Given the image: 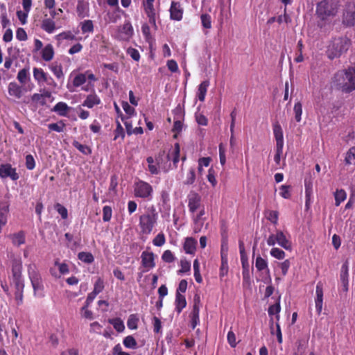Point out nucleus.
<instances>
[{
    "instance_id": "9",
    "label": "nucleus",
    "mask_w": 355,
    "mask_h": 355,
    "mask_svg": "<svg viewBox=\"0 0 355 355\" xmlns=\"http://www.w3.org/2000/svg\"><path fill=\"white\" fill-rule=\"evenodd\" d=\"M0 177L2 178L9 177L12 180H17L19 178V175L15 168H12L9 164H6L0 165Z\"/></svg>"
},
{
    "instance_id": "30",
    "label": "nucleus",
    "mask_w": 355,
    "mask_h": 355,
    "mask_svg": "<svg viewBox=\"0 0 355 355\" xmlns=\"http://www.w3.org/2000/svg\"><path fill=\"white\" fill-rule=\"evenodd\" d=\"M205 215V210L202 209L200 211L198 214L196 216V218L194 219L195 223V227H194V232L196 233L199 232L201 230V227L203 225V219L202 218V216Z\"/></svg>"
},
{
    "instance_id": "32",
    "label": "nucleus",
    "mask_w": 355,
    "mask_h": 355,
    "mask_svg": "<svg viewBox=\"0 0 355 355\" xmlns=\"http://www.w3.org/2000/svg\"><path fill=\"white\" fill-rule=\"evenodd\" d=\"M124 346L129 349H137V343L132 336H128L123 340Z\"/></svg>"
},
{
    "instance_id": "42",
    "label": "nucleus",
    "mask_w": 355,
    "mask_h": 355,
    "mask_svg": "<svg viewBox=\"0 0 355 355\" xmlns=\"http://www.w3.org/2000/svg\"><path fill=\"white\" fill-rule=\"evenodd\" d=\"M293 111L295 113V119L296 121L300 122L301 120V115L302 113V105L300 102H297L295 104Z\"/></svg>"
},
{
    "instance_id": "24",
    "label": "nucleus",
    "mask_w": 355,
    "mask_h": 355,
    "mask_svg": "<svg viewBox=\"0 0 355 355\" xmlns=\"http://www.w3.org/2000/svg\"><path fill=\"white\" fill-rule=\"evenodd\" d=\"M88 8V3H85L83 0H78L77 7H76V12L78 13V15L81 17L84 18L85 17L87 16V10Z\"/></svg>"
},
{
    "instance_id": "57",
    "label": "nucleus",
    "mask_w": 355,
    "mask_h": 355,
    "mask_svg": "<svg viewBox=\"0 0 355 355\" xmlns=\"http://www.w3.org/2000/svg\"><path fill=\"white\" fill-rule=\"evenodd\" d=\"M181 269L178 271L179 273H184L190 270L191 263L187 260H182L180 261Z\"/></svg>"
},
{
    "instance_id": "39",
    "label": "nucleus",
    "mask_w": 355,
    "mask_h": 355,
    "mask_svg": "<svg viewBox=\"0 0 355 355\" xmlns=\"http://www.w3.org/2000/svg\"><path fill=\"white\" fill-rule=\"evenodd\" d=\"M138 321L139 318L135 314L130 315L127 321L128 327L130 329H137Z\"/></svg>"
},
{
    "instance_id": "16",
    "label": "nucleus",
    "mask_w": 355,
    "mask_h": 355,
    "mask_svg": "<svg viewBox=\"0 0 355 355\" xmlns=\"http://www.w3.org/2000/svg\"><path fill=\"white\" fill-rule=\"evenodd\" d=\"M277 243L283 248L287 250H291V242L288 240L284 233L281 230H277Z\"/></svg>"
},
{
    "instance_id": "61",
    "label": "nucleus",
    "mask_w": 355,
    "mask_h": 355,
    "mask_svg": "<svg viewBox=\"0 0 355 355\" xmlns=\"http://www.w3.org/2000/svg\"><path fill=\"white\" fill-rule=\"evenodd\" d=\"M122 107H123V109L124 110V111L125 112V113L127 114H128L129 116H132L135 113V108L132 107V106H130L128 102H125L123 101L122 103Z\"/></svg>"
},
{
    "instance_id": "44",
    "label": "nucleus",
    "mask_w": 355,
    "mask_h": 355,
    "mask_svg": "<svg viewBox=\"0 0 355 355\" xmlns=\"http://www.w3.org/2000/svg\"><path fill=\"white\" fill-rule=\"evenodd\" d=\"M196 180V173L193 168H191L187 175L186 180L184 181V184L190 185L192 184Z\"/></svg>"
},
{
    "instance_id": "58",
    "label": "nucleus",
    "mask_w": 355,
    "mask_h": 355,
    "mask_svg": "<svg viewBox=\"0 0 355 355\" xmlns=\"http://www.w3.org/2000/svg\"><path fill=\"white\" fill-rule=\"evenodd\" d=\"M16 37L20 41L27 40V34L23 28H18L16 31Z\"/></svg>"
},
{
    "instance_id": "43",
    "label": "nucleus",
    "mask_w": 355,
    "mask_h": 355,
    "mask_svg": "<svg viewBox=\"0 0 355 355\" xmlns=\"http://www.w3.org/2000/svg\"><path fill=\"white\" fill-rule=\"evenodd\" d=\"M81 30L83 33H91L94 30V25L92 20H85L82 23Z\"/></svg>"
},
{
    "instance_id": "2",
    "label": "nucleus",
    "mask_w": 355,
    "mask_h": 355,
    "mask_svg": "<svg viewBox=\"0 0 355 355\" xmlns=\"http://www.w3.org/2000/svg\"><path fill=\"white\" fill-rule=\"evenodd\" d=\"M22 263L19 259H14L12 262V278L15 292V298L17 304L23 302V291L24 288L21 275Z\"/></svg>"
},
{
    "instance_id": "6",
    "label": "nucleus",
    "mask_w": 355,
    "mask_h": 355,
    "mask_svg": "<svg viewBox=\"0 0 355 355\" xmlns=\"http://www.w3.org/2000/svg\"><path fill=\"white\" fill-rule=\"evenodd\" d=\"M239 250L241 254V260L243 266V278L245 284L248 286L250 285V276L249 272V264L248 261V257L246 255L244 243L242 241H239Z\"/></svg>"
},
{
    "instance_id": "60",
    "label": "nucleus",
    "mask_w": 355,
    "mask_h": 355,
    "mask_svg": "<svg viewBox=\"0 0 355 355\" xmlns=\"http://www.w3.org/2000/svg\"><path fill=\"white\" fill-rule=\"evenodd\" d=\"M26 166L29 170H32L35 167V159L31 155L26 156Z\"/></svg>"
},
{
    "instance_id": "50",
    "label": "nucleus",
    "mask_w": 355,
    "mask_h": 355,
    "mask_svg": "<svg viewBox=\"0 0 355 355\" xmlns=\"http://www.w3.org/2000/svg\"><path fill=\"white\" fill-rule=\"evenodd\" d=\"M162 259L164 262L172 263L175 260V257L171 250H167L164 252Z\"/></svg>"
},
{
    "instance_id": "33",
    "label": "nucleus",
    "mask_w": 355,
    "mask_h": 355,
    "mask_svg": "<svg viewBox=\"0 0 355 355\" xmlns=\"http://www.w3.org/2000/svg\"><path fill=\"white\" fill-rule=\"evenodd\" d=\"M108 322L113 325L114 328L118 332H122L125 329L123 321L119 318L110 319Z\"/></svg>"
},
{
    "instance_id": "25",
    "label": "nucleus",
    "mask_w": 355,
    "mask_h": 355,
    "mask_svg": "<svg viewBox=\"0 0 355 355\" xmlns=\"http://www.w3.org/2000/svg\"><path fill=\"white\" fill-rule=\"evenodd\" d=\"M30 279L35 293L37 291L42 289V285L41 284V279L37 273L30 274Z\"/></svg>"
},
{
    "instance_id": "8",
    "label": "nucleus",
    "mask_w": 355,
    "mask_h": 355,
    "mask_svg": "<svg viewBox=\"0 0 355 355\" xmlns=\"http://www.w3.org/2000/svg\"><path fill=\"white\" fill-rule=\"evenodd\" d=\"M134 191L135 196L146 198L151 195L153 188L148 183L139 181L135 183Z\"/></svg>"
},
{
    "instance_id": "15",
    "label": "nucleus",
    "mask_w": 355,
    "mask_h": 355,
    "mask_svg": "<svg viewBox=\"0 0 355 355\" xmlns=\"http://www.w3.org/2000/svg\"><path fill=\"white\" fill-rule=\"evenodd\" d=\"M316 299H315V308L318 314H320L322 309V301H323V289L322 284L318 283L316 286Z\"/></svg>"
},
{
    "instance_id": "5",
    "label": "nucleus",
    "mask_w": 355,
    "mask_h": 355,
    "mask_svg": "<svg viewBox=\"0 0 355 355\" xmlns=\"http://www.w3.org/2000/svg\"><path fill=\"white\" fill-rule=\"evenodd\" d=\"M156 222L157 214L155 213V209L153 208L150 213H148L140 216L139 224L142 232L147 234H150Z\"/></svg>"
},
{
    "instance_id": "34",
    "label": "nucleus",
    "mask_w": 355,
    "mask_h": 355,
    "mask_svg": "<svg viewBox=\"0 0 355 355\" xmlns=\"http://www.w3.org/2000/svg\"><path fill=\"white\" fill-rule=\"evenodd\" d=\"M78 257L80 260L87 263H92L94 259L92 253L85 252H79Z\"/></svg>"
},
{
    "instance_id": "62",
    "label": "nucleus",
    "mask_w": 355,
    "mask_h": 355,
    "mask_svg": "<svg viewBox=\"0 0 355 355\" xmlns=\"http://www.w3.org/2000/svg\"><path fill=\"white\" fill-rule=\"evenodd\" d=\"M280 189L282 190L280 194L284 198L288 199L290 198V186L282 185L281 186Z\"/></svg>"
},
{
    "instance_id": "4",
    "label": "nucleus",
    "mask_w": 355,
    "mask_h": 355,
    "mask_svg": "<svg viewBox=\"0 0 355 355\" xmlns=\"http://www.w3.org/2000/svg\"><path fill=\"white\" fill-rule=\"evenodd\" d=\"M340 7L339 0H322L317 5L316 14L322 20L335 16Z\"/></svg>"
},
{
    "instance_id": "29",
    "label": "nucleus",
    "mask_w": 355,
    "mask_h": 355,
    "mask_svg": "<svg viewBox=\"0 0 355 355\" xmlns=\"http://www.w3.org/2000/svg\"><path fill=\"white\" fill-rule=\"evenodd\" d=\"M209 85V82L208 80H205L200 84L198 87V97L200 101H205V95Z\"/></svg>"
},
{
    "instance_id": "23",
    "label": "nucleus",
    "mask_w": 355,
    "mask_h": 355,
    "mask_svg": "<svg viewBox=\"0 0 355 355\" xmlns=\"http://www.w3.org/2000/svg\"><path fill=\"white\" fill-rule=\"evenodd\" d=\"M9 237L12 239V243L17 246L25 243V236L24 232L22 231H20L16 234H10Z\"/></svg>"
},
{
    "instance_id": "21",
    "label": "nucleus",
    "mask_w": 355,
    "mask_h": 355,
    "mask_svg": "<svg viewBox=\"0 0 355 355\" xmlns=\"http://www.w3.org/2000/svg\"><path fill=\"white\" fill-rule=\"evenodd\" d=\"M54 55L53 47L51 44L45 46L42 51V58L44 61H51Z\"/></svg>"
},
{
    "instance_id": "26",
    "label": "nucleus",
    "mask_w": 355,
    "mask_h": 355,
    "mask_svg": "<svg viewBox=\"0 0 355 355\" xmlns=\"http://www.w3.org/2000/svg\"><path fill=\"white\" fill-rule=\"evenodd\" d=\"M280 298H281V296L279 295L277 298L276 303L273 305L270 306L268 308L269 315L272 316L275 313H276L277 314L276 319L277 321L279 320V315H278V313L280 312V310H281Z\"/></svg>"
},
{
    "instance_id": "10",
    "label": "nucleus",
    "mask_w": 355,
    "mask_h": 355,
    "mask_svg": "<svg viewBox=\"0 0 355 355\" xmlns=\"http://www.w3.org/2000/svg\"><path fill=\"white\" fill-rule=\"evenodd\" d=\"M201 197L195 191L188 195V207L191 213H194L200 207Z\"/></svg>"
},
{
    "instance_id": "7",
    "label": "nucleus",
    "mask_w": 355,
    "mask_h": 355,
    "mask_svg": "<svg viewBox=\"0 0 355 355\" xmlns=\"http://www.w3.org/2000/svg\"><path fill=\"white\" fill-rule=\"evenodd\" d=\"M343 24L347 26L355 24V3H348L345 5L343 13Z\"/></svg>"
},
{
    "instance_id": "36",
    "label": "nucleus",
    "mask_w": 355,
    "mask_h": 355,
    "mask_svg": "<svg viewBox=\"0 0 355 355\" xmlns=\"http://www.w3.org/2000/svg\"><path fill=\"white\" fill-rule=\"evenodd\" d=\"M346 164H355V147L351 148L347 153L345 159Z\"/></svg>"
},
{
    "instance_id": "41",
    "label": "nucleus",
    "mask_w": 355,
    "mask_h": 355,
    "mask_svg": "<svg viewBox=\"0 0 355 355\" xmlns=\"http://www.w3.org/2000/svg\"><path fill=\"white\" fill-rule=\"evenodd\" d=\"M202 25L205 28L209 29L211 28V16L207 13H203L200 16Z\"/></svg>"
},
{
    "instance_id": "13",
    "label": "nucleus",
    "mask_w": 355,
    "mask_h": 355,
    "mask_svg": "<svg viewBox=\"0 0 355 355\" xmlns=\"http://www.w3.org/2000/svg\"><path fill=\"white\" fill-rule=\"evenodd\" d=\"M183 10L179 2L172 1L170 8V16L171 19L180 21L182 18Z\"/></svg>"
},
{
    "instance_id": "22",
    "label": "nucleus",
    "mask_w": 355,
    "mask_h": 355,
    "mask_svg": "<svg viewBox=\"0 0 355 355\" xmlns=\"http://www.w3.org/2000/svg\"><path fill=\"white\" fill-rule=\"evenodd\" d=\"M313 191V184L312 182L309 180H305V194H306V202L305 206L308 209L310 205L311 196L312 195Z\"/></svg>"
},
{
    "instance_id": "17",
    "label": "nucleus",
    "mask_w": 355,
    "mask_h": 355,
    "mask_svg": "<svg viewBox=\"0 0 355 355\" xmlns=\"http://www.w3.org/2000/svg\"><path fill=\"white\" fill-rule=\"evenodd\" d=\"M197 241L192 237L186 239L184 243V250L187 254H193L196 249Z\"/></svg>"
},
{
    "instance_id": "31",
    "label": "nucleus",
    "mask_w": 355,
    "mask_h": 355,
    "mask_svg": "<svg viewBox=\"0 0 355 355\" xmlns=\"http://www.w3.org/2000/svg\"><path fill=\"white\" fill-rule=\"evenodd\" d=\"M33 76L34 78L38 82H46L47 81V75L46 73L42 69L35 67L33 69Z\"/></svg>"
},
{
    "instance_id": "59",
    "label": "nucleus",
    "mask_w": 355,
    "mask_h": 355,
    "mask_svg": "<svg viewBox=\"0 0 355 355\" xmlns=\"http://www.w3.org/2000/svg\"><path fill=\"white\" fill-rule=\"evenodd\" d=\"M31 100L33 102L39 103L41 105H44L46 103V100L44 99V98H43V96L40 94H34L31 96Z\"/></svg>"
},
{
    "instance_id": "52",
    "label": "nucleus",
    "mask_w": 355,
    "mask_h": 355,
    "mask_svg": "<svg viewBox=\"0 0 355 355\" xmlns=\"http://www.w3.org/2000/svg\"><path fill=\"white\" fill-rule=\"evenodd\" d=\"M103 282L101 279H98L96 282L94 284V291L92 293L96 295L103 290Z\"/></svg>"
},
{
    "instance_id": "3",
    "label": "nucleus",
    "mask_w": 355,
    "mask_h": 355,
    "mask_svg": "<svg viewBox=\"0 0 355 355\" xmlns=\"http://www.w3.org/2000/svg\"><path fill=\"white\" fill-rule=\"evenodd\" d=\"M350 45L351 42L346 37L334 38L327 47V55L331 60L340 58L347 51Z\"/></svg>"
},
{
    "instance_id": "47",
    "label": "nucleus",
    "mask_w": 355,
    "mask_h": 355,
    "mask_svg": "<svg viewBox=\"0 0 355 355\" xmlns=\"http://www.w3.org/2000/svg\"><path fill=\"white\" fill-rule=\"evenodd\" d=\"M86 82V76L83 73L77 75L73 80V84L75 87H79Z\"/></svg>"
},
{
    "instance_id": "64",
    "label": "nucleus",
    "mask_w": 355,
    "mask_h": 355,
    "mask_svg": "<svg viewBox=\"0 0 355 355\" xmlns=\"http://www.w3.org/2000/svg\"><path fill=\"white\" fill-rule=\"evenodd\" d=\"M227 340L232 347H236V336L233 331H230L228 332Z\"/></svg>"
},
{
    "instance_id": "48",
    "label": "nucleus",
    "mask_w": 355,
    "mask_h": 355,
    "mask_svg": "<svg viewBox=\"0 0 355 355\" xmlns=\"http://www.w3.org/2000/svg\"><path fill=\"white\" fill-rule=\"evenodd\" d=\"M50 68H51V70L52 71V72L54 73V75L58 78H60L63 76L62 69V66L60 64V65L52 64L50 67Z\"/></svg>"
},
{
    "instance_id": "20",
    "label": "nucleus",
    "mask_w": 355,
    "mask_h": 355,
    "mask_svg": "<svg viewBox=\"0 0 355 355\" xmlns=\"http://www.w3.org/2000/svg\"><path fill=\"white\" fill-rule=\"evenodd\" d=\"M8 93L10 96L20 98L22 96L21 87L18 85L16 83H10L8 85Z\"/></svg>"
},
{
    "instance_id": "37",
    "label": "nucleus",
    "mask_w": 355,
    "mask_h": 355,
    "mask_svg": "<svg viewBox=\"0 0 355 355\" xmlns=\"http://www.w3.org/2000/svg\"><path fill=\"white\" fill-rule=\"evenodd\" d=\"M255 266L259 271L267 269L268 272H269L267 261L260 256H258L256 259Z\"/></svg>"
},
{
    "instance_id": "49",
    "label": "nucleus",
    "mask_w": 355,
    "mask_h": 355,
    "mask_svg": "<svg viewBox=\"0 0 355 355\" xmlns=\"http://www.w3.org/2000/svg\"><path fill=\"white\" fill-rule=\"evenodd\" d=\"M112 208L110 206H105L103 209V219L105 222H108L112 218Z\"/></svg>"
},
{
    "instance_id": "19",
    "label": "nucleus",
    "mask_w": 355,
    "mask_h": 355,
    "mask_svg": "<svg viewBox=\"0 0 355 355\" xmlns=\"http://www.w3.org/2000/svg\"><path fill=\"white\" fill-rule=\"evenodd\" d=\"M175 309L178 313H180L182 309L187 305L186 298L184 295L178 292H176L175 294Z\"/></svg>"
},
{
    "instance_id": "12",
    "label": "nucleus",
    "mask_w": 355,
    "mask_h": 355,
    "mask_svg": "<svg viewBox=\"0 0 355 355\" xmlns=\"http://www.w3.org/2000/svg\"><path fill=\"white\" fill-rule=\"evenodd\" d=\"M141 264L148 270L153 268L155 266V255L152 252L144 251L141 256Z\"/></svg>"
},
{
    "instance_id": "46",
    "label": "nucleus",
    "mask_w": 355,
    "mask_h": 355,
    "mask_svg": "<svg viewBox=\"0 0 355 355\" xmlns=\"http://www.w3.org/2000/svg\"><path fill=\"white\" fill-rule=\"evenodd\" d=\"M270 254L277 259H283L285 257V252L282 250L277 248H272L270 250Z\"/></svg>"
},
{
    "instance_id": "18",
    "label": "nucleus",
    "mask_w": 355,
    "mask_h": 355,
    "mask_svg": "<svg viewBox=\"0 0 355 355\" xmlns=\"http://www.w3.org/2000/svg\"><path fill=\"white\" fill-rule=\"evenodd\" d=\"M101 100L96 94H89L87 96L83 105L88 108H92L94 105H98Z\"/></svg>"
},
{
    "instance_id": "14",
    "label": "nucleus",
    "mask_w": 355,
    "mask_h": 355,
    "mask_svg": "<svg viewBox=\"0 0 355 355\" xmlns=\"http://www.w3.org/2000/svg\"><path fill=\"white\" fill-rule=\"evenodd\" d=\"M348 271H349V261L347 259L341 268L340 271V282L342 283L343 291L347 292L348 291Z\"/></svg>"
},
{
    "instance_id": "28",
    "label": "nucleus",
    "mask_w": 355,
    "mask_h": 355,
    "mask_svg": "<svg viewBox=\"0 0 355 355\" xmlns=\"http://www.w3.org/2000/svg\"><path fill=\"white\" fill-rule=\"evenodd\" d=\"M69 109L70 107L65 103L59 102L54 106L53 110L60 116H66Z\"/></svg>"
},
{
    "instance_id": "11",
    "label": "nucleus",
    "mask_w": 355,
    "mask_h": 355,
    "mask_svg": "<svg viewBox=\"0 0 355 355\" xmlns=\"http://www.w3.org/2000/svg\"><path fill=\"white\" fill-rule=\"evenodd\" d=\"M171 159L170 155L165 153V150H161L155 157L157 164L159 168L167 171L170 168L171 164L168 163Z\"/></svg>"
},
{
    "instance_id": "51",
    "label": "nucleus",
    "mask_w": 355,
    "mask_h": 355,
    "mask_svg": "<svg viewBox=\"0 0 355 355\" xmlns=\"http://www.w3.org/2000/svg\"><path fill=\"white\" fill-rule=\"evenodd\" d=\"M222 264L220 267V276H224L227 275V270H228V266H227V259L225 257V255H223V252H222Z\"/></svg>"
},
{
    "instance_id": "1",
    "label": "nucleus",
    "mask_w": 355,
    "mask_h": 355,
    "mask_svg": "<svg viewBox=\"0 0 355 355\" xmlns=\"http://www.w3.org/2000/svg\"><path fill=\"white\" fill-rule=\"evenodd\" d=\"M335 87L343 92L349 93L355 90V69L349 67L338 71L334 77Z\"/></svg>"
},
{
    "instance_id": "38",
    "label": "nucleus",
    "mask_w": 355,
    "mask_h": 355,
    "mask_svg": "<svg viewBox=\"0 0 355 355\" xmlns=\"http://www.w3.org/2000/svg\"><path fill=\"white\" fill-rule=\"evenodd\" d=\"M65 124L62 121H60L58 123H50L48 125V128L50 130L55 131L58 132H63Z\"/></svg>"
},
{
    "instance_id": "55",
    "label": "nucleus",
    "mask_w": 355,
    "mask_h": 355,
    "mask_svg": "<svg viewBox=\"0 0 355 355\" xmlns=\"http://www.w3.org/2000/svg\"><path fill=\"white\" fill-rule=\"evenodd\" d=\"M28 69H22L17 74V80L21 83L24 84L27 79Z\"/></svg>"
},
{
    "instance_id": "54",
    "label": "nucleus",
    "mask_w": 355,
    "mask_h": 355,
    "mask_svg": "<svg viewBox=\"0 0 355 355\" xmlns=\"http://www.w3.org/2000/svg\"><path fill=\"white\" fill-rule=\"evenodd\" d=\"M274 135L276 140L283 139V132L280 125L275 124L274 125Z\"/></svg>"
},
{
    "instance_id": "53",
    "label": "nucleus",
    "mask_w": 355,
    "mask_h": 355,
    "mask_svg": "<svg viewBox=\"0 0 355 355\" xmlns=\"http://www.w3.org/2000/svg\"><path fill=\"white\" fill-rule=\"evenodd\" d=\"M153 243L155 245L160 247L163 245L165 243V237L163 234H157L153 241Z\"/></svg>"
},
{
    "instance_id": "45",
    "label": "nucleus",
    "mask_w": 355,
    "mask_h": 355,
    "mask_svg": "<svg viewBox=\"0 0 355 355\" xmlns=\"http://www.w3.org/2000/svg\"><path fill=\"white\" fill-rule=\"evenodd\" d=\"M180 151V144L178 143H175L174 145V149L173 151V162L175 167H176V164L179 162Z\"/></svg>"
},
{
    "instance_id": "40",
    "label": "nucleus",
    "mask_w": 355,
    "mask_h": 355,
    "mask_svg": "<svg viewBox=\"0 0 355 355\" xmlns=\"http://www.w3.org/2000/svg\"><path fill=\"white\" fill-rule=\"evenodd\" d=\"M73 146L85 155H89L92 153V150L89 146L81 144L77 141L73 142Z\"/></svg>"
},
{
    "instance_id": "56",
    "label": "nucleus",
    "mask_w": 355,
    "mask_h": 355,
    "mask_svg": "<svg viewBox=\"0 0 355 355\" xmlns=\"http://www.w3.org/2000/svg\"><path fill=\"white\" fill-rule=\"evenodd\" d=\"M57 211L61 215L63 219H66L68 216L67 209L62 205L57 203L55 205Z\"/></svg>"
},
{
    "instance_id": "35",
    "label": "nucleus",
    "mask_w": 355,
    "mask_h": 355,
    "mask_svg": "<svg viewBox=\"0 0 355 355\" xmlns=\"http://www.w3.org/2000/svg\"><path fill=\"white\" fill-rule=\"evenodd\" d=\"M335 205L339 206L340 204L343 202L346 198V193L344 190H337L335 193Z\"/></svg>"
},
{
    "instance_id": "27",
    "label": "nucleus",
    "mask_w": 355,
    "mask_h": 355,
    "mask_svg": "<svg viewBox=\"0 0 355 355\" xmlns=\"http://www.w3.org/2000/svg\"><path fill=\"white\" fill-rule=\"evenodd\" d=\"M41 27L46 32L51 33L55 29V24L51 19H44L42 21Z\"/></svg>"
},
{
    "instance_id": "63",
    "label": "nucleus",
    "mask_w": 355,
    "mask_h": 355,
    "mask_svg": "<svg viewBox=\"0 0 355 355\" xmlns=\"http://www.w3.org/2000/svg\"><path fill=\"white\" fill-rule=\"evenodd\" d=\"M128 53L130 55V57L135 61H139L140 59V55L139 51L133 48H130L128 49Z\"/></svg>"
}]
</instances>
